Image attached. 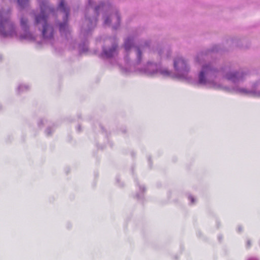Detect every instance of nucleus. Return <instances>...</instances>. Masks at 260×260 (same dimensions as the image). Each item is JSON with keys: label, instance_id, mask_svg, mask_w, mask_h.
I'll use <instances>...</instances> for the list:
<instances>
[{"label": "nucleus", "instance_id": "obj_1", "mask_svg": "<svg viewBox=\"0 0 260 260\" xmlns=\"http://www.w3.org/2000/svg\"><path fill=\"white\" fill-rule=\"evenodd\" d=\"M41 14L36 16L35 24H41L43 26L42 34L45 38H50L53 36V29L50 27L47 22V17L46 13L48 11H52V10L46 6L45 3L40 5Z\"/></svg>", "mask_w": 260, "mask_h": 260}, {"label": "nucleus", "instance_id": "obj_2", "mask_svg": "<svg viewBox=\"0 0 260 260\" xmlns=\"http://www.w3.org/2000/svg\"><path fill=\"white\" fill-rule=\"evenodd\" d=\"M13 30V26L8 20H4L1 21L0 33L3 36H12Z\"/></svg>", "mask_w": 260, "mask_h": 260}, {"label": "nucleus", "instance_id": "obj_3", "mask_svg": "<svg viewBox=\"0 0 260 260\" xmlns=\"http://www.w3.org/2000/svg\"><path fill=\"white\" fill-rule=\"evenodd\" d=\"M215 70L212 68L210 65L204 66L199 74V83L205 84L206 82L205 76H210L214 74Z\"/></svg>", "mask_w": 260, "mask_h": 260}, {"label": "nucleus", "instance_id": "obj_4", "mask_svg": "<svg viewBox=\"0 0 260 260\" xmlns=\"http://www.w3.org/2000/svg\"><path fill=\"white\" fill-rule=\"evenodd\" d=\"M174 66L177 70L186 71L187 64L185 61L181 58H179L174 60Z\"/></svg>", "mask_w": 260, "mask_h": 260}, {"label": "nucleus", "instance_id": "obj_5", "mask_svg": "<svg viewBox=\"0 0 260 260\" xmlns=\"http://www.w3.org/2000/svg\"><path fill=\"white\" fill-rule=\"evenodd\" d=\"M58 9L64 12L66 16L67 17L69 15V10L68 8L66 6L65 2L63 0L61 1L59 6H58Z\"/></svg>", "mask_w": 260, "mask_h": 260}, {"label": "nucleus", "instance_id": "obj_6", "mask_svg": "<svg viewBox=\"0 0 260 260\" xmlns=\"http://www.w3.org/2000/svg\"><path fill=\"white\" fill-rule=\"evenodd\" d=\"M116 46H113L112 48L108 50H104V54L107 57H110L112 56L114 53L116 51Z\"/></svg>", "mask_w": 260, "mask_h": 260}, {"label": "nucleus", "instance_id": "obj_7", "mask_svg": "<svg viewBox=\"0 0 260 260\" xmlns=\"http://www.w3.org/2000/svg\"><path fill=\"white\" fill-rule=\"evenodd\" d=\"M237 77V73H232V74L231 73V74H229L227 75V78L229 80H232L235 81V78Z\"/></svg>", "mask_w": 260, "mask_h": 260}, {"label": "nucleus", "instance_id": "obj_8", "mask_svg": "<svg viewBox=\"0 0 260 260\" xmlns=\"http://www.w3.org/2000/svg\"><path fill=\"white\" fill-rule=\"evenodd\" d=\"M131 46V41L129 39H127L124 43V47L126 50H128Z\"/></svg>", "mask_w": 260, "mask_h": 260}, {"label": "nucleus", "instance_id": "obj_9", "mask_svg": "<svg viewBox=\"0 0 260 260\" xmlns=\"http://www.w3.org/2000/svg\"><path fill=\"white\" fill-rule=\"evenodd\" d=\"M28 1V0H18V3L21 7H23L27 4Z\"/></svg>", "mask_w": 260, "mask_h": 260}, {"label": "nucleus", "instance_id": "obj_10", "mask_svg": "<svg viewBox=\"0 0 260 260\" xmlns=\"http://www.w3.org/2000/svg\"><path fill=\"white\" fill-rule=\"evenodd\" d=\"M27 23V20L24 18H22L21 19V25L25 27Z\"/></svg>", "mask_w": 260, "mask_h": 260}, {"label": "nucleus", "instance_id": "obj_11", "mask_svg": "<svg viewBox=\"0 0 260 260\" xmlns=\"http://www.w3.org/2000/svg\"><path fill=\"white\" fill-rule=\"evenodd\" d=\"M66 26H67L66 23H64V24L61 23L59 26L60 31H63L64 30V29L65 28V27H66Z\"/></svg>", "mask_w": 260, "mask_h": 260}, {"label": "nucleus", "instance_id": "obj_12", "mask_svg": "<svg viewBox=\"0 0 260 260\" xmlns=\"http://www.w3.org/2000/svg\"><path fill=\"white\" fill-rule=\"evenodd\" d=\"M110 18L109 17H107L105 20V24H109L110 23Z\"/></svg>", "mask_w": 260, "mask_h": 260}, {"label": "nucleus", "instance_id": "obj_13", "mask_svg": "<svg viewBox=\"0 0 260 260\" xmlns=\"http://www.w3.org/2000/svg\"><path fill=\"white\" fill-rule=\"evenodd\" d=\"M115 17H116V18L117 21L119 23L120 21V17H119V15L118 14H116Z\"/></svg>", "mask_w": 260, "mask_h": 260}, {"label": "nucleus", "instance_id": "obj_14", "mask_svg": "<svg viewBox=\"0 0 260 260\" xmlns=\"http://www.w3.org/2000/svg\"><path fill=\"white\" fill-rule=\"evenodd\" d=\"M137 51H138V55L139 56H140L141 55V51H140V50L139 49H138Z\"/></svg>", "mask_w": 260, "mask_h": 260}, {"label": "nucleus", "instance_id": "obj_15", "mask_svg": "<svg viewBox=\"0 0 260 260\" xmlns=\"http://www.w3.org/2000/svg\"><path fill=\"white\" fill-rule=\"evenodd\" d=\"M247 244H248V246H250V241H248L247 242Z\"/></svg>", "mask_w": 260, "mask_h": 260}, {"label": "nucleus", "instance_id": "obj_16", "mask_svg": "<svg viewBox=\"0 0 260 260\" xmlns=\"http://www.w3.org/2000/svg\"><path fill=\"white\" fill-rule=\"evenodd\" d=\"M166 74H167V75H169V73L168 71H166Z\"/></svg>", "mask_w": 260, "mask_h": 260}, {"label": "nucleus", "instance_id": "obj_17", "mask_svg": "<svg viewBox=\"0 0 260 260\" xmlns=\"http://www.w3.org/2000/svg\"><path fill=\"white\" fill-rule=\"evenodd\" d=\"M98 10V8H96V11H97Z\"/></svg>", "mask_w": 260, "mask_h": 260}]
</instances>
